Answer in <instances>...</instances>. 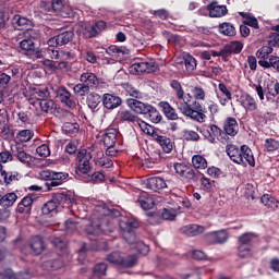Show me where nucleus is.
Segmentation results:
<instances>
[{
	"instance_id": "obj_39",
	"label": "nucleus",
	"mask_w": 279,
	"mask_h": 279,
	"mask_svg": "<svg viewBox=\"0 0 279 279\" xmlns=\"http://www.w3.org/2000/svg\"><path fill=\"white\" fill-rule=\"evenodd\" d=\"M240 16H242L243 23L247 26V27H253V29H258V19H256L255 16L250 15V13H245V12H239Z\"/></svg>"
},
{
	"instance_id": "obj_61",
	"label": "nucleus",
	"mask_w": 279,
	"mask_h": 279,
	"mask_svg": "<svg viewBox=\"0 0 279 279\" xmlns=\"http://www.w3.org/2000/svg\"><path fill=\"white\" fill-rule=\"evenodd\" d=\"M238 256L239 258H250L252 256V247L240 245L238 247Z\"/></svg>"
},
{
	"instance_id": "obj_63",
	"label": "nucleus",
	"mask_w": 279,
	"mask_h": 279,
	"mask_svg": "<svg viewBox=\"0 0 279 279\" xmlns=\"http://www.w3.org/2000/svg\"><path fill=\"white\" fill-rule=\"evenodd\" d=\"M114 162H112V159L110 157H101L96 160L97 167H105V169H110Z\"/></svg>"
},
{
	"instance_id": "obj_21",
	"label": "nucleus",
	"mask_w": 279,
	"mask_h": 279,
	"mask_svg": "<svg viewBox=\"0 0 279 279\" xmlns=\"http://www.w3.org/2000/svg\"><path fill=\"white\" fill-rule=\"evenodd\" d=\"M240 104L246 112H254L255 110H258V102L256 101V98L250 94H242L240 96Z\"/></svg>"
},
{
	"instance_id": "obj_27",
	"label": "nucleus",
	"mask_w": 279,
	"mask_h": 279,
	"mask_svg": "<svg viewBox=\"0 0 279 279\" xmlns=\"http://www.w3.org/2000/svg\"><path fill=\"white\" fill-rule=\"evenodd\" d=\"M13 156H15V158H17L22 165H26V167L32 165L33 157L27 151H25L23 146H17L15 150H13Z\"/></svg>"
},
{
	"instance_id": "obj_59",
	"label": "nucleus",
	"mask_w": 279,
	"mask_h": 279,
	"mask_svg": "<svg viewBox=\"0 0 279 279\" xmlns=\"http://www.w3.org/2000/svg\"><path fill=\"white\" fill-rule=\"evenodd\" d=\"M147 223L149 226H159V223H162V218L157 213L149 211L147 214Z\"/></svg>"
},
{
	"instance_id": "obj_6",
	"label": "nucleus",
	"mask_w": 279,
	"mask_h": 279,
	"mask_svg": "<svg viewBox=\"0 0 279 279\" xmlns=\"http://www.w3.org/2000/svg\"><path fill=\"white\" fill-rule=\"evenodd\" d=\"M90 160H93V154L86 149H82L77 153L76 157V175H88L90 173Z\"/></svg>"
},
{
	"instance_id": "obj_23",
	"label": "nucleus",
	"mask_w": 279,
	"mask_h": 279,
	"mask_svg": "<svg viewBox=\"0 0 279 279\" xmlns=\"http://www.w3.org/2000/svg\"><path fill=\"white\" fill-rule=\"evenodd\" d=\"M122 100L121 97L112 95V94H104L102 95V106L107 110H114V108H119L121 106Z\"/></svg>"
},
{
	"instance_id": "obj_4",
	"label": "nucleus",
	"mask_w": 279,
	"mask_h": 279,
	"mask_svg": "<svg viewBox=\"0 0 279 279\" xmlns=\"http://www.w3.org/2000/svg\"><path fill=\"white\" fill-rule=\"evenodd\" d=\"M41 180L46 181V186L48 191H53L56 186L63 184L64 180L69 178L66 172H56L53 170H44L39 173Z\"/></svg>"
},
{
	"instance_id": "obj_3",
	"label": "nucleus",
	"mask_w": 279,
	"mask_h": 279,
	"mask_svg": "<svg viewBox=\"0 0 279 279\" xmlns=\"http://www.w3.org/2000/svg\"><path fill=\"white\" fill-rule=\"evenodd\" d=\"M119 227L124 241L129 245H134V243H136V229L138 228V221L134 218H126L120 220Z\"/></svg>"
},
{
	"instance_id": "obj_62",
	"label": "nucleus",
	"mask_w": 279,
	"mask_h": 279,
	"mask_svg": "<svg viewBox=\"0 0 279 279\" xmlns=\"http://www.w3.org/2000/svg\"><path fill=\"white\" fill-rule=\"evenodd\" d=\"M183 136H184L185 141H192L194 143H197V141H199V138H201L199 133H197L193 130H185L183 132Z\"/></svg>"
},
{
	"instance_id": "obj_15",
	"label": "nucleus",
	"mask_w": 279,
	"mask_h": 279,
	"mask_svg": "<svg viewBox=\"0 0 279 279\" xmlns=\"http://www.w3.org/2000/svg\"><path fill=\"white\" fill-rule=\"evenodd\" d=\"M126 106H129V108H131V110H133V112L136 114H143L144 117H147L153 107L149 104H145L134 98L126 99Z\"/></svg>"
},
{
	"instance_id": "obj_49",
	"label": "nucleus",
	"mask_w": 279,
	"mask_h": 279,
	"mask_svg": "<svg viewBox=\"0 0 279 279\" xmlns=\"http://www.w3.org/2000/svg\"><path fill=\"white\" fill-rule=\"evenodd\" d=\"M201 182V189L205 191L206 193H210L213 191V185L215 184V181L208 179L204 173H201L199 177Z\"/></svg>"
},
{
	"instance_id": "obj_51",
	"label": "nucleus",
	"mask_w": 279,
	"mask_h": 279,
	"mask_svg": "<svg viewBox=\"0 0 279 279\" xmlns=\"http://www.w3.org/2000/svg\"><path fill=\"white\" fill-rule=\"evenodd\" d=\"M16 138L20 143H29V140L34 138V131L24 129L17 132Z\"/></svg>"
},
{
	"instance_id": "obj_2",
	"label": "nucleus",
	"mask_w": 279,
	"mask_h": 279,
	"mask_svg": "<svg viewBox=\"0 0 279 279\" xmlns=\"http://www.w3.org/2000/svg\"><path fill=\"white\" fill-rule=\"evenodd\" d=\"M226 153L230 160L235 165H250V167H256V159L254 158V153L252 148L247 145H242L240 148L234 144H229L226 146Z\"/></svg>"
},
{
	"instance_id": "obj_52",
	"label": "nucleus",
	"mask_w": 279,
	"mask_h": 279,
	"mask_svg": "<svg viewBox=\"0 0 279 279\" xmlns=\"http://www.w3.org/2000/svg\"><path fill=\"white\" fill-rule=\"evenodd\" d=\"M73 93L76 95V97H86V95H89L90 89L88 86H85L82 82L77 83L73 87Z\"/></svg>"
},
{
	"instance_id": "obj_30",
	"label": "nucleus",
	"mask_w": 279,
	"mask_h": 279,
	"mask_svg": "<svg viewBox=\"0 0 279 279\" xmlns=\"http://www.w3.org/2000/svg\"><path fill=\"white\" fill-rule=\"evenodd\" d=\"M29 245L35 256H40V253L45 252V240L40 235L33 236Z\"/></svg>"
},
{
	"instance_id": "obj_18",
	"label": "nucleus",
	"mask_w": 279,
	"mask_h": 279,
	"mask_svg": "<svg viewBox=\"0 0 279 279\" xmlns=\"http://www.w3.org/2000/svg\"><path fill=\"white\" fill-rule=\"evenodd\" d=\"M146 189L154 191V193H160L167 189V181L160 177H150L146 180Z\"/></svg>"
},
{
	"instance_id": "obj_25",
	"label": "nucleus",
	"mask_w": 279,
	"mask_h": 279,
	"mask_svg": "<svg viewBox=\"0 0 279 279\" xmlns=\"http://www.w3.org/2000/svg\"><path fill=\"white\" fill-rule=\"evenodd\" d=\"M207 10L211 19H221V16H226V14H228V7L219 5L217 2L209 3L207 5Z\"/></svg>"
},
{
	"instance_id": "obj_24",
	"label": "nucleus",
	"mask_w": 279,
	"mask_h": 279,
	"mask_svg": "<svg viewBox=\"0 0 279 279\" xmlns=\"http://www.w3.org/2000/svg\"><path fill=\"white\" fill-rule=\"evenodd\" d=\"M80 82H82L87 88H97L99 86V78L97 74L93 72H84L80 76Z\"/></svg>"
},
{
	"instance_id": "obj_40",
	"label": "nucleus",
	"mask_w": 279,
	"mask_h": 279,
	"mask_svg": "<svg viewBox=\"0 0 279 279\" xmlns=\"http://www.w3.org/2000/svg\"><path fill=\"white\" fill-rule=\"evenodd\" d=\"M33 96L37 101H46L51 97V92L49 90V87H40L35 89Z\"/></svg>"
},
{
	"instance_id": "obj_5",
	"label": "nucleus",
	"mask_w": 279,
	"mask_h": 279,
	"mask_svg": "<svg viewBox=\"0 0 279 279\" xmlns=\"http://www.w3.org/2000/svg\"><path fill=\"white\" fill-rule=\"evenodd\" d=\"M108 263L112 265H117V267H121L122 269H132L138 263V255L133 254L126 257L121 256L119 252H112L107 256Z\"/></svg>"
},
{
	"instance_id": "obj_12",
	"label": "nucleus",
	"mask_w": 279,
	"mask_h": 279,
	"mask_svg": "<svg viewBox=\"0 0 279 279\" xmlns=\"http://www.w3.org/2000/svg\"><path fill=\"white\" fill-rule=\"evenodd\" d=\"M147 134H149V136H151V138L155 141V143H158V145H160L162 151H165V154H171V151H173V141H171V138L165 136V135H160L158 134V132L151 130V132L148 130Z\"/></svg>"
},
{
	"instance_id": "obj_50",
	"label": "nucleus",
	"mask_w": 279,
	"mask_h": 279,
	"mask_svg": "<svg viewBox=\"0 0 279 279\" xmlns=\"http://www.w3.org/2000/svg\"><path fill=\"white\" fill-rule=\"evenodd\" d=\"M145 119H149L151 123H160V121H162V116L158 109H156V107H150V110H148V113H146Z\"/></svg>"
},
{
	"instance_id": "obj_36",
	"label": "nucleus",
	"mask_w": 279,
	"mask_h": 279,
	"mask_svg": "<svg viewBox=\"0 0 279 279\" xmlns=\"http://www.w3.org/2000/svg\"><path fill=\"white\" fill-rule=\"evenodd\" d=\"M39 108L41 112H45L46 114H53L58 106L56 105V101H53V99H46L39 101Z\"/></svg>"
},
{
	"instance_id": "obj_11",
	"label": "nucleus",
	"mask_w": 279,
	"mask_h": 279,
	"mask_svg": "<svg viewBox=\"0 0 279 279\" xmlns=\"http://www.w3.org/2000/svg\"><path fill=\"white\" fill-rule=\"evenodd\" d=\"M274 47L279 48V37H274L268 40V46H263L256 52V58L259 59V62H269V54L274 53Z\"/></svg>"
},
{
	"instance_id": "obj_43",
	"label": "nucleus",
	"mask_w": 279,
	"mask_h": 279,
	"mask_svg": "<svg viewBox=\"0 0 279 279\" xmlns=\"http://www.w3.org/2000/svg\"><path fill=\"white\" fill-rule=\"evenodd\" d=\"M85 232L89 236H100V234H104V230L101 229V225L99 222H92L86 227Z\"/></svg>"
},
{
	"instance_id": "obj_8",
	"label": "nucleus",
	"mask_w": 279,
	"mask_h": 279,
	"mask_svg": "<svg viewBox=\"0 0 279 279\" xmlns=\"http://www.w3.org/2000/svg\"><path fill=\"white\" fill-rule=\"evenodd\" d=\"M54 95L57 99H59V101H61L63 106H65V108H69L70 110H75V108L77 107V102H75V97L66 87L58 86L54 89Z\"/></svg>"
},
{
	"instance_id": "obj_35",
	"label": "nucleus",
	"mask_w": 279,
	"mask_h": 279,
	"mask_svg": "<svg viewBox=\"0 0 279 279\" xmlns=\"http://www.w3.org/2000/svg\"><path fill=\"white\" fill-rule=\"evenodd\" d=\"M106 53L111 56V58H118V56H125V53H130V50L125 46L111 45L106 49Z\"/></svg>"
},
{
	"instance_id": "obj_29",
	"label": "nucleus",
	"mask_w": 279,
	"mask_h": 279,
	"mask_svg": "<svg viewBox=\"0 0 279 279\" xmlns=\"http://www.w3.org/2000/svg\"><path fill=\"white\" fill-rule=\"evenodd\" d=\"M204 226L198 225H187L181 228V232L185 236H198V234H204Z\"/></svg>"
},
{
	"instance_id": "obj_46",
	"label": "nucleus",
	"mask_w": 279,
	"mask_h": 279,
	"mask_svg": "<svg viewBox=\"0 0 279 279\" xmlns=\"http://www.w3.org/2000/svg\"><path fill=\"white\" fill-rule=\"evenodd\" d=\"M264 149L269 154H274V151H278L279 149V141L276 138H266L264 142Z\"/></svg>"
},
{
	"instance_id": "obj_64",
	"label": "nucleus",
	"mask_w": 279,
	"mask_h": 279,
	"mask_svg": "<svg viewBox=\"0 0 279 279\" xmlns=\"http://www.w3.org/2000/svg\"><path fill=\"white\" fill-rule=\"evenodd\" d=\"M253 240H254V233H244L239 236L240 245L247 246V245H250V243H252Z\"/></svg>"
},
{
	"instance_id": "obj_38",
	"label": "nucleus",
	"mask_w": 279,
	"mask_h": 279,
	"mask_svg": "<svg viewBox=\"0 0 279 279\" xmlns=\"http://www.w3.org/2000/svg\"><path fill=\"white\" fill-rule=\"evenodd\" d=\"M260 202L264 204V206H267V208H271V210H276V208L279 206V201L269 194H264L260 197Z\"/></svg>"
},
{
	"instance_id": "obj_7",
	"label": "nucleus",
	"mask_w": 279,
	"mask_h": 279,
	"mask_svg": "<svg viewBox=\"0 0 279 279\" xmlns=\"http://www.w3.org/2000/svg\"><path fill=\"white\" fill-rule=\"evenodd\" d=\"M174 171L178 175L187 180V182H199V178H202V172L184 163H175Z\"/></svg>"
},
{
	"instance_id": "obj_56",
	"label": "nucleus",
	"mask_w": 279,
	"mask_h": 279,
	"mask_svg": "<svg viewBox=\"0 0 279 279\" xmlns=\"http://www.w3.org/2000/svg\"><path fill=\"white\" fill-rule=\"evenodd\" d=\"M58 209V205L53 198L48 201L43 207L41 213L43 215H50V213H53V210Z\"/></svg>"
},
{
	"instance_id": "obj_57",
	"label": "nucleus",
	"mask_w": 279,
	"mask_h": 279,
	"mask_svg": "<svg viewBox=\"0 0 279 279\" xmlns=\"http://www.w3.org/2000/svg\"><path fill=\"white\" fill-rule=\"evenodd\" d=\"M106 271H108V265L106 263H98L94 267V276L97 278L106 276Z\"/></svg>"
},
{
	"instance_id": "obj_41",
	"label": "nucleus",
	"mask_w": 279,
	"mask_h": 279,
	"mask_svg": "<svg viewBox=\"0 0 279 279\" xmlns=\"http://www.w3.org/2000/svg\"><path fill=\"white\" fill-rule=\"evenodd\" d=\"M192 165L194 169H208V160L202 155H194L192 157Z\"/></svg>"
},
{
	"instance_id": "obj_32",
	"label": "nucleus",
	"mask_w": 279,
	"mask_h": 279,
	"mask_svg": "<svg viewBox=\"0 0 279 279\" xmlns=\"http://www.w3.org/2000/svg\"><path fill=\"white\" fill-rule=\"evenodd\" d=\"M105 147H114L117 145V129H109L102 135Z\"/></svg>"
},
{
	"instance_id": "obj_53",
	"label": "nucleus",
	"mask_w": 279,
	"mask_h": 279,
	"mask_svg": "<svg viewBox=\"0 0 279 279\" xmlns=\"http://www.w3.org/2000/svg\"><path fill=\"white\" fill-rule=\"evenodd\" d=\"M183 60L186 71H195V69H197V60H195L191 53H186Z\"/></svg>"
},
{
	"instance_id": "obj_17",
	"label": "nucleus",
	"mask_w": 279,
	"mask_h": 279,
	"mask_svg": "<svg viewBox=\"0 0 279 279\" xmlns=\"http://www.w3.org/2000/svg\"><path fill=\"white\" fill-rule=\"evenodd\" d=\"M228 239H230V234L226 229L213 231L207 234V241L210 245H223V243L228 242Z\"/></svg>"
},
{
	"instance_id": "obj_60",
	"label": "nucleus",
	"mask_w": 279,
	"mask_h": 279,
	"mask_svg": "<svg viewBox=\"0 0 279 279\" xmlns=\"http://www.w3.org/2000/svg\"><path fill=\"white\" fill-rule=\"evenodd\" d=\"M73 37H66V36H54L48 40V43L56 41L57 47H62V45H68V43H71Z\"/></svg>"
},
{
	"instance_id": "obj_44",
	"label": "nucleus",
	"mask_w": 279,
	"mask_h": 279,
	"mask_svg": "<svg viewBox=\"0 0 279 279\" xmlns=\"http://www.w3.org/2000/svg\"><path fill=\"white\" fill-rule=\"evenodd\" d=\"M218 32L223 36H236V29L234 28V26L226 22L218 26Z\"/></svg>"
},
{
	"instance_id": "obj_1",
	"label": "nucleus",
	"mask_w": 279,
	"mask_h": 279,
	"mask_svg": "<svg viewBox=\"0 0 279 279\" xmlns=\"http://www.w3.org/2000/svg\"><path fill=\"white\" fill-rule=\"evenodd\" d=\"M170 88L174 90L175 99L179 101L177 104V108L184 114V117H187L192 121H196V123H206V120L208 119L206 116L208 113V109L203 107L202 102L197 100L191 102L193 95H184V87H182V83H180V81L171 80Z\"/></svg>"
},
{
	"instance_id": "obj_31",
	"label": "nucleus",
	"mask_w": 279,
	"mask_h": 279,
	"mask_svg": "<svg viewBox=\"0 0 279 279\" xmlns=\"http://www.w3.org/2000/svg\"><path fill=\"white\" fill-rule=\"evenodd\" d=\"M102 101H104V97H101V95L95 92L89 93L86 97L87 107L90 108L93 112L97 110V108L99 107V104H101Z\"/></svg>"
},
{
	"instance_id": "obj_16",
	"label": "nucleus",
	"mask_w": 279,
	"mask_h": 279,
	"mask_svg": "<svg viewBox=\"0 0 279 279\" xmlns=\"http://www.w3.org/2000/svg\"><path fill=\"white\" fill-rule=\"evenodd\" d=\"M40 8H45V12H52L57 16H64V3L62 0L40 1Z\"/></svg>"
},
{
	"instance_id": "obj_33",
	"label": "nucleus",
	"mask_w": 279,
	"mask_h": 279,
	"mask_svg": "<svg viewBox=\"0 0 279 279\" xmlns=\"http://www.w3.org/2000/svg\"><path fill=\"white\" fill-rule=\"evenodd\" d=\"M108 29V25L105 21H97L92 26L87 27V32L89 36H99L102 32H106Z\"/></svg>"
},
{
	"instance_id": "obj_58",
	"label": "nucleus",
	"mask_w": 279,
	"mask_h": 279,
	"mask_svg": "<svg viewBox=\"0 0 279 279\" xmlns=\"http://www.w3.org/2000/svg\"><path fill=\"white\" fill-rule=\"evenodd\" d=\"M106 180V175L104 172H94L92 175L86 178V182H92V184H99V182H104Z\"/></svg>"
},
{
	"instance_id": "obj_48",
	"label": "nucleus",
	"mask_w": 279,
	"mask_h": 279,
	"mask_svg": "<svg viewBox=\"0 0 279 279\" xmlns=\"http://www.w3.org/2000/svg\"><path fill=\"white\" fill-rule=\"evenodd\" d=\"M19 199L16 193L11 192L2 196V208H10V206H14V203Z\"/></svg>"
},
{
	"instance_id": "obj_28",
	"label": "nucleus",
	"mask_w": 279,
	"mask_h": 279,
	"mask_svg": "<svg viewBox=\"0 0 279 279\" xmlns=\"http://www.w3.org/2000/svg\"><path fill=\"white\" fill-rule=\"evenodd\" d=\"M159 108H161L165 117H167L169 121H178V119H180L175 108H173L168 101L159 102Z\"/></svg>"
},
{
	"instance_id": "obj_9",
	"label": "nucleus",
	"mask_w": 279,
	"mask_h": 279,
	"mask_svg": "<svg viewBox=\"0 0 279 279\" xmlns=\"http://www.w3.org/2000/svg\"><path fill=\"white\" fill-rule=\"evenodd\" d=\"M23 179V174L16 170H3V165L0 163V184L1 186H12Z\"/></svg>"
},
{
	"instance_id": "obj_55",
	"label": "nucleus",
	"mask_w": 279,
	"mask_h": 279,
	"mask_svg": "<svg viewBox=\"0 0 279 279\" xmlns=\"http://www.w3.org/2000/svg\"><path fill=\"white\" fill-rule=\"evenodd\" d=\"M20 47L23 49V51H28L32 53V51H34L36 48V44L32 37H28L27 39H24L20 43Z\"/></svg>"
},
{
	"instance_id": "obj_54",
	"label": "nucleus",
	"mask_w": 279,
	"mask_h": 279,
	"mask_svg": "<svg viewBox=\"0 0 279 279\" xmlns=\"http://www.w3.org/2000/svg\"><path fill=\"white\" fill-rule=\"evenodd\" d=\"M194 101H204L206 99V90L202 86H194L191 90Z\"/></svg>"
},
{
	"instance_id": "obj_42",
	"label": "nucleus",
	"mask_w": 279,
	"mask_h": 279,
	"mask_svg": "<svg viewBox=\"0 0 279 279\" xmlns=\"http://www.w3.org/2000/svg\"><path fill=\"white\" fill-rule=\"evenodd\" d=\"M62 132L68 136H75V134L80 132V124L73 122H65L62 126Z\"/></svg>"
},
{
	"instance_id": "obj_14",
	"label": "nucleus",
	"mask_w": 279,
	"mask_h": 279,
	"mask_svg": "<svg viewBox=\"0 0 279 279\" xmlns=\"http://www.w3.org/2000/svg\"><path fill=\"white\" fill-rule=\"evenodd\" d=\"M14 29H17L19 32H27L28 36H32V27H34V22L28 20L27 17H23L21 15H14V17L11 21Z\"/></svg>"
},
{
	"instance_id": "obj_45",
	"label": "nucleus",
	"mask_w": 279,
	"mask_h": 279,
	"mask_svg": "<svg viewBox=\"0 0 279 279\" xmlns=\"http://www.w3.org/2000/svg\"><path fill=\"white\" fill-rule=\"evenodd\" d=\"M119 119H120V121H126L128 123L138 122V117L130 110L120 111L119 112Z\"/></svg>"
},
{
	"instance_id": "obj_34",
	"label": "nucleus",
	"mask_w": 279,
	"mask_h": 279,
	"mask_svg": "<svg viewBox=\"0 0 279 279\" xmlns=\"http://www.w3.org/2000/svg\"><path fill=\"white\" fill-rule=\"evenodd\" d=\"M209 132L211 135V145H215V143H217V140L221 143L226 141V137H223V130H221V128H219L217 124H210Z\"/></svg>"
},
{
	"instance_id": "obj_47",
	"label": "nucleus",
	"mask_w": 279,
	"mask_h": 279,
	"mask_svg": "<svg viewBox=\"0 0 279 279\" xmlns=\"http://www.w3.org/2000/svg\"><path fill=\"white\" fill-rule=\"evenodd\" d=\"M15 123H17L19 128H25V125L32 124V118H29V114L25 111L17 112V118Z\"/></svg>"
},
{
	"instance_id": "obj_10",
	"label": "nucleus",
	"mask_w": 279,
	"mask_h": 279,
	"mask_svg": "<svg viewBox=\"0 0 279 279\" xmlns=\"http://www.w3.org/2000/svg\"><path fill=\"white\" fill-rule=\"evenodd\" d=\"M52 198L61 208H69L71 204H75V194L71 191L56 192L52 194Z\"/></svg>"
},
{
	"instance_id": "obj_37",
	"label": "nucleus",
	"mask_w": 279,
	"mask_h": 279,
	"mask_svg": "<svg viewBox=\"0 0 279 279\" xmlns=\"http://www.w3.org/2000/svg\"><path fill=\"white\" fill-rule=\"evenodd\" d=\"M259 66L263 69H275L279 73V57L270 56L268 61H258Z\"/></svg>"
},
{
	"instance_id": "obj_13",
	"label": "nucleus",
	"mask_w": 279,
	"mask_h": 279,
	"mask_svg": "<svg viewBox=\"0 0 279 279\" xmlns=\"http://www.w3.org/2000/svg\"><path fill=\"white\" fill-rule=\"evenodd\" d=\"M157 69L158 66L154 61L135 62L130 66L131 73H136L137 75L141 73H156Z\"/></svg>"
},
{
	"instance_id": "obj_22",
	"label": "nucleus",
	"mask_w": 279,
	"mask_h": 279,
	"mask_svg": "<svg viewBox=\"0 0 279 279\" xmlns=\"http://www.w3.org/2000/svg\"><path fill=\"white\" fill-rule=\"evenodd\" d=\"M222 128L227 136H236L239 134V122L233 117L226 118Z\"/></svg>"
},
{
	"instance_id": "obj_19",
	"label": "nucleus",
	"mask_w": 279,
	"mask_h": 279,
	"mask_svg": "<svg viewBox=\"0 0 279 279\" xmlns=\"http://www.w3.org/2000/svg\"><path fill=\"white\" fill-rule=\"evenodd\" d=\"M243 41L232 40L226 44L222 48L225 50V56L227 57V62L232 56H239L243 51Z\"/></svg>"
},
{
	"instance_id": "obj_20",
	"label": "nucleus",
	"mask_w": 279,
	"mask_h": 279,
	"mask_svg": "<svg viewBox=\"0 0 279 279\" xmlns=\"http://www.w3.org/2000/svg\"><path fill=\"white\" fill-rule=\"evenodd\" d=\"M34 202H36V194H28L19 203L16 208L17 213H20V215H29Z\"/></svg>"
},
{
	"instance_id": "obj_26",
	"label": "nucleus",
	"mask_w": 279,
	"mask_h": 279,
	"mask_svg": "<svg viewBox=\"0 0 279 279\" xmlns=\"http://www.w3.org/2000/svg\"><path fill=\"white\" fill-rule=\"evenodd\" d=\"M137 203L140 204L141 208H143V210H151V208L156 206V201L154 197L146 192H142L138 195Z\"/></svg>"
}]
</instances>
